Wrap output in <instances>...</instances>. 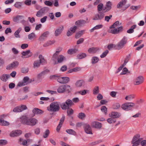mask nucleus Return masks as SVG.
I'll return each mask as SVG.
<instances>
[{
  "label": "nucleus",
  "instance_id": "nucleus-1",
  "mask_svg": "<svg viewBox=\"0 0 146 146\" xmlns=\"http://www.w3.org/2000/svg\"><path fill=\"white\" fill-rule=\"evenodd\" d=\"M21 123L24 125L34 126L38 122V121L36 119L33 118H29L25 116L21 118Z\"/></svg>",
  "mask_w": 146,
  "mask_h": 146
},
{
  "label": "nucleus",
  "instance_id": "nucleus-2",
  "mask_svg": "<svg viewBox=\"0 0 146 146\" xmlns=\"http://www.w3.org/2000/svg\"><path fill=\"white\" fill-rule=\"evenodd\" d=\"M127 39L125 36H124L122 39L116 45L113 44L108 45L107 48L110 50L111 48H114L116 49L119 50L123 47L127 43Z\"/></svg>",
  "mask_w": 146,
  "mask_h": 146
},
{
  "label": "nucleus",
  "instance_id": "nucleus-3",
  "mask_svg": "<svg viewBox=\"0 0 146 146\" xmlns=\"http://www.w3.org/2000/svg\"><path fill=\"white\" fill-rule=\"evenodd\" d=\"M74 105L72 100L68 99L65 102L62 103L60 105L62 109L63 110H66L67 109L70 108L72 106Z\"/></svg>",
  "mask_w": 146,
  "mask_h": 146
},
{
  "label": "nucleus",
  "instance_id": "nucleus-4",
  "mask_svg": "<svg viewBox=\"0 0 146 146\" xmlns=\"http://www.w3.org/2000/svg\"><path fill=\"white\" fill-rule=\"evenodd\" d=\"M60 105L57 102H54L50 104V108H47V110L53 112L58 111L60 109Z\"/></svg>",
  "mask_w": 146,
  "mask_h": 146
},
{
  "label": "nucleus",
  "instance_id": "nucleus-5",
  "mask_svg": "<svg viewBox=\"0 0 146 146\" xmlns=\"http://www.w3.org/2000/svg\"><path fill=\"white\" fill-rule=\"evenodd\" d=\"M71 90L70 86L68 85H64L60 86L57 90V92L59 93H63L65 91L70 92Z\"/></svg>",
  "mask_w": 146,
  "mask_h": 146
},
{
  "label": "nucleus",
  "instance_id": "nucleus-6",
  "mask_svg": "<svg viewBox=\"0 0 146 146\" xmlns=\"http://www.w3.org/2000/svg\"><path fill=\"white\" fill-rule=\"evenodd\" d=\"M135 104L132 102H127L123 104L121 106L122 108L125 111L131 110Z\"/></svg>",
  "mask_w": 146,
  "mask_h": 146
},
{
  "label": "nucleus",
  "instance_id": "nucleus-7",
  "mask_svg": "<svg viewBox=\"0 0 146 146\" xmlns=\"http://www.w3.org/2000/svg\"><path fill=\"white\" fill-rule=\"evenodd\" d=\"M144 81V77L141 76L137 77L134 82V84L135 85H138L142 84Z\"/></svg>",
  "mask_w": 146,
  "mask_h": 146
},
{
  "label": "nucleus",
  "instance_id": "nucleus-8",
  "mask_svg": "<svg viewBox=\"0 0 146 146\" xmlns=\"http://www.w3.org/2000/svg\"><path fill=\"white\" fill-rule=\"evenodd\" d=\"M98 12V13L95 15L93 19V20H101L103 19L105 15V14L104 13V12Z\"/></svg>",
  "mask_w": 146,
  "mask_h": 146
},
{
  "label": "nucleus",
  "instance_id": "nucleus-9",
  "mask_svg": "<svg viewBox=\"0 0 146 146\" xmlns=\"http://www.w3.org/2000/svg\"><path fill=\"white\" fill-rule=\"evenodd\" d=\"M27 109V108L26 105H21L20 106H17L15 108L13 111L14 112H21Z\"/></svg>",
  "mask_w": 146,
  "mask_h": 146
},
{
  "label": "nucleus",
  "instance_id": "nucleus-10",
  "mask_svg": "<svg viewBox=\"0 0 146 146\" xmlns=\"http://www.w3.org/2000/svg\"><path fill=\"white\" fill-rule=\"evenodd\" d=\"M22 58H27L31 57L33 55V53L31 52L30 50H27L25 51H23L21 52Z\"/></svg>",
  "mask_w": 146,
  "mask_h": 146
},
{
  "label": "nucleus",
  "instance_id": "nucleus-11",
  "mask_svg": "<svg viewBox=\"0 0 146 146\" xmlns=\"http://www.w3.org/2000/svg\"><path fill=\"white\" fill-rule=\"evenodd\" d=\"M83 127L85 132L86 133L90 134H92L91 128L89 124L87 123L84 124Z\"/></svg>",
  "mask_w": 146,
  "mask_h": 146
},
{
  "label": "nucleus",
  "instance_id": "nucleus-12",
  "mask_svg": "<svg viewBox=\"0 0 146 146\" xmlns=\"http://www.w3.org/2000/svg\"><path fill=\"white\" fill-rule=\"evenodd\" d=\"M112 4L110 1H108L106 3V7L103 9V11L104 13H106L109 11L111 9Z\"/></svg>",
  "mask_w": 146,
  "mask_h": 146
},
{
  "label": "nucleus",
  "instance_id": "nucleus-13",
  "mask_svg": "<svg viewBox=\"0 0 146 146\" xmlns=\"http://www.w3.org/2000/svg\"><path fill=\"white\" fill-rule=\"evenodd\" d=\"M22 133V131L21 130H17L13 131H12L10 134V135L11 137H15L19 136Z\"/></svg>",
  "mask_w": 146,
  "mask_h": 146
},
{
  "label": "nucleus",
  "instance_id": "nucleus-14",
  "mask_svg": "<svg viewBox=\"0 0 146 146\" xmlns=\"http://www.w3.org/2000/svg\"><path fill=\"white\" fill-rule=\"evenodd\" d=\"M91 126L93 128L100 129L102 127V124L97 121H93L91 123Z\"/></svg>",
  "mask_w": 146,
  "mask_h": 146
},
{
  "label": "nucleus",
  "instance_id": "nucleus-15",
  "mask_svg": "<svg viewBox=\"0 0 146 146\" xmlns=\"http://www.w3.org/2000/svg\"><path fill=\"white\" fill-rule=\"evenodd\" d=\"M19 65V62L18 61H14L7 66V69L10 70L13 68L16 67L18 66Z\"/></svg>",
  "mask_w": 146,
  "mask_h": 146
},
{
  "label": "nucleus",
  "instance_id": "nucleus-16",
  "mask_svg": "<svg viewBox=\"0 0 146 146\" xmlns=\"http://www.w3.org/2000/svg\"><path fill=\"white\" fill-rule=\"evenodd\" d=\"M57 61H55L54 64H57L62 63L64 60H66L65 57L62 55H60L57 59Z\"/></svg>",
  "mask_w": 146,
  "mask_h": 146
},
{
  "label": "nucleus",
  "instance_id": "nucleus-17",
  "mask_svg": "<svg viewBox=\"0 0 146 146\" xmlns=\"http://www.w3.org/2000/svg\"><path fill=\"white\" fill-rule=\"evenodd\" d=\"M63 29L64 27L63 26H62L61 27H59L56 29L54 32L55 36H57L60 35L62 33Z\"/></svg>",
  "mask_w": 146,
  "mask_h": 146
},
{
  "label": "nucleus",
  "instance_id": "nucleus-18",
  "mask_svg": "<svg viewBox=\"0 0 146 146\" xmlns=\"http://www.w3.org/2000/svg\"><path fill=\"white\" fill-rule=\"evenodd\" d=\"M46 9L45 8H42L38 11L36 15L37 17H40L42 16L45 12Z\"/></svg>",
  "mask_w": 146,
  "mask_h": 146
},
{
  "label": "nucleus",
  "instance_id": "nucleus-19",
  "mask_svg": "<svg viewBox=\"0 0 146 146\" xmlns=\"http://www.w3.org/2000/svg\"><path fill=\"white\" fill-rule=\"evenodd\" d=\"M33 113L36 114H41L44 113V111L37 108H35L33 110Z\"/></svg>",
  "mask_w": 146,
  "mask_h": 146
},
{
  "label": "nucleus",
  "instance_id": "nucleus-20",
  "mask_svg": "<svg viewBox=\"0 0 146 146\" xmlns=\"http://www.w3.org/2000/svg\"><path fill=\"white\" fill-rule=\"evenodd\" d=\"M10 77L9 74H3L0 77V79L4 82H6L7 80Z\"/></svg>",
  "mask_w": 146,
  "mask_h": 146
},
{
  "label": "nucleus",
  "instance_id": "nucleus-21",
  "mask_svg": "<svg viewBox=\"0 0 146 146\" xmlns=\"http://www.w3.org/2000/svg\"><path fill=\"white\" fill-rule=\"evenodd\" d=\"M99 50V48L97 47H92L89 48L88 50L90 53H95Z\"/></svg>",
  "mask_w": 146,
  "mask_h": 146
},
{
  "label": "nucleus",
  "instance_id": "nucleus-22",
  "mask_svg": "<svg viewBox=\"0 0 146 146\" xmlns=\"http://www.w3.org/2000/svg\"><path fill=\"white\" fill-rule=\"evenodd\" d=\"M84 81L83 80H78L75 83L76 86L78 87H81L84 84Z\"/></svg>",
  "mask_w": 146,
  "mask_h": 146
},
{
  "label": "nucleus",
  "instance_id": "nucleus-23",
  "mask_svg": "<svg viewBox=\"0 0 146 146\" xmlns=\"http://www.w3.org/2000/svg\"><path fill=\"white\" fill-rule=\"evenodd\" d=\"M78 51V49L76 48H70L67 51L68 53L70 55H72L76 53Z\"/></svg>",
  "mask_w": 146,
  "mask_h": 146
},
{
  "label": "nucleus",
  "instance_id": "nucleus-24",
  "mask_svg": "<svg viewBox=\"0 0 146 146\" xmlns=\"http://www.w3.org/2000/svg\"><path fill=\"white\" fill-rule=\"evenodd\" d=\"M38 57L39 59V61L41 64H47L46 60L44 59L42 55H39Z\"/></svg>",
  "mask_w": 146,
  "mask_h": 146
},
{
  "label": "nucleus",
  "instance_id": "nucleus-25",
  "mask_svg": "<svg viewBox=\"0 0 146 146\" xmlns=\"http://www.w3.org/2000/svg\"><path fill=\"white\" fill-rule=\"evenodd\" d=\"M85 31V30H83L77 33L75 35V38L76 39H78L80 38L82 35H83Z\"/></svg>",
  "mask_w": 146,
  "mask_h": 146
},
{
  "label": "nucleus",
  "instance_id": "nucleus-26",
  "mask_svg": "<svg viewBox=\"0 0 146 146\" xmlns=\"http://www.w3.org/2000/svg\"><path fill=\"white\" fill-rule=\"evenodd\" d=\"M141 140L142 138H140L138 139L137 141L132 140L131 143L133 144L132 146H137L138 145L141 141Z\"/></svg>",
  "mask_w": 146,
  "mask_h": 146
},
{
  "label": "nucleus",
  "instance_id": "nucleus-27",
  "mask_svg": "<svg viewBox=\"0 0 146 146\" xmlns=\"http://www.w3.org/2000/svg\"><path fill=\"white\" fill-rule=\"evenodd\" d=\"M61 49L60 50V51H57L53 54L52 58V60L54 62L55 61L56 59L58 58V55L59 54L60 52L61 51Z\"/></svg>",
  "mask_w": 146,
  "mask_h": 146
},
{
  "label": "nucleus",
  "instance_id": "nucleus-28",
  "mask_svg": "<svg viewBox=\"0 0 146 146\" xmlns=\"http://www.w3.org/2000/svg\"><path fill=\"white\" fill-rule=\"evenodd\" d=\"M86 23V21L84 20H79L75 22V24L77 26H79Z\"/></svg>",
  "mask_w": 146,
  "mask_h": 146
},
{
  "label": "nucleus",
  "instance_id": "nucleus-29",
  "mask_svg": "<svg viewBox=\"0 0 146 146\" xmlns=\"http://www.w3.org/2000/svg\"><path fill=\"white\" fill-rule=\"evenodd\" d=\"M120 116L119 113L117 112H112L111 113V115L110 116L111 117L115 119V118H118Z\"/></svg>",
  "mask_w": 146,
  "mask_h": 146
},
{
  "label": "nucleus",
  "instance_id": "nucleus-30",
  "mask_svg": "<svg viewBox=\"0 0 146 146\" xmlns=\"http://www.w3.org/2000/svg\"><path fill=\"white\" fill-rule=\"evenodd\" d=\"M113 29H110L108 30V32L114 34H117L119 33L117 29L115 28Z\"/></svg>",
  "mask_w": 146,
  "mask_h": 146
},
{
  "label": "nucleus",
  "instance_id": "nucleus-31",
  "mask_svg": "<svg viewBox=\"0 0 146 146\" xmlns=\"http://www.w3.org/2000/svg\"><path fill=\"white\" fill-rule=\"evenodd\" d=\"M121 24L120 23L119 24V21H117L115 22L112 25H111L110 27V29L115 28L116 27L120 25Z\"/></svg>",
  "mask_w": 146,
  "mask_h": 146
},
{
  "label": "nucleus",
  "instance_id": "nucleus-32",
  "mask_svg": "<svg viewBox=\"0 0 146 146\" xmlns=\"http://www.w3.org/2000/svg\"><path fill=\"white\" fill-rule=\"evenodd\" d=\"M66 131L67 133L73 135H76V132L73 130L71 129H67Z\"/></svg>",
  "mask_w": 146,
  "mask_h": 146
},
{
  "label": "nucleus",
  "instance_id": "nucleus-33",
  "mask_svg": "<svg viewBox=\"0 0 146 146\" xmlns=\"http://www.w3.org/2000/svg\"><path fill=\"white\" fill-rule=\"evenodd\" d=\"M62 84H66L70 81V78L68 77H62Z\"/></svg>",
  "mask_w": 146,
  "mask_h": 146
},
{
  "label": "nucleus",
  "instance_id": "nucleus-34",
  "mask_svg": "<svg viewBox=\"0 0 146 146\" xmlns=\"http://www.w3.org/2000/svg\"><path fill=\"white\" fill-rule=\"evenodd\" d=\"M55 42V41L49 40L45 43L43 45V46L44 47L48 46L50 45L53 44Z\"/></svg>",
  "mask_w": 146,
  "mask_h": 146
},
{
  "label": "nucleus",
  "instance_id": "nucleus-35",
  "mask_svg": "<svg viewBox=\"0 0 146 146\" xmlns=\"http://www.w3.org/2000/svg\"><path fill=\"white\" fill-rule=\"evenodd\" d=\"M92 63L94 64L97 63L99 60V58L96 56L93 57L92 58Z\"/></svg>",
  "mask_w": 146,
  "mask_h": 146
},
{
  "label": "nucleus",
  "instance_id": "nucleus-36",
  "mask_svg": "<svg viewBox=\"0 0 146 146\" xmlns=\"http://www.w3.org/2000/svg\"><path fill=\"white\" fill-rule=\"evenodd\" d=\"M22 30L21 27L19 28L14 33V35L15 37L16 38H20V36L19 35V33Z\"/></svg>",
  "mask_w": 146,
  "mask_h": 146
},
{
  "label": "nucleus",
  "instance_id": "nucleus-37",
  "mask_svg": "<svg viewBox=\"0 0 146 146\" xmlns=\"http://www.w3.org/2000/svg\"><path fill=\"white\" fill-rule=\"evenodd\" d=\"M86 56V54L84 53H82L78 54L77 57L78 59H82Z\"/></svg>",
  "mask_w": 146,
  "mask_h": 146
},
{
  "label": "nucleus",
  "instance_id": "nucleus-38",
  "mask_svg": "<svg viewBox=\"0 0 146 146\" xmlns=\"http://www.w3.org/2000/svg\"><path fill=\"white\" fill-rule=\"evenodd\" d=\"M23 17V16L18 15L16 16L15 17H14L13 20L14 22H16L21 19Z\"/></svg>",
  "mask_w": 146,
  "mask_h": 146
},
{
  "label": "nucleus",
  "instance_id": "nucleus-39",
  "mask_svg": "<svg viewBox=\"0 0 146 146\" xmlns=\"http://www.w3.org/2000/svg\"><path fill=\"white\" fill-rule=\"evenodd\" d=\"M1 122H0V125L2 126H8L10 123L8 122L1 119Z\"/></svg>",
  "mask_w": 146,
  "mask_h": 146
},
{
  "label": "nucleus",
  "instance_id": "nucleus-40",
  "mask_svg": "<svg viewBox=\"0 0 146 146\" xmlns=\"http://www.w3.org/2000/svg\"><path fill=\"white\" fill-rule=\"evenodd\" d=\"M22 5V3L21 2H17L14 4V6L18 9H21Z\"/></svg>",
  "mask_w": 146,
  "mask_h": 146
},
{
  "label": "nucleus",
  "instance_id": "nucleus-41",
  "mask_svg": "<svg viewBox=\"0 0 146 146\" xmlns=\"http://www.w3.org/2000/svg\"><path fill=\"white\" fill-rule=\"evenodd\" d=\"M40 64L39 60L35 61L34 62L33 67L34 68H35L36 67H38L40 66Z\"/></svg>",
  "mask_w": 146,
  "mask_h": 146
},
{
  "label": "nucleus",
  "instance_id": "nucleus-42",
  "mask_svg": "<svg viewBox=\"0 0 146 146\" xmlns=\"http://www.w3.org/2000/svg\"><path fill=\"white\" fill-rule=\"evenodd\" d=\"M50 133V131L48 129L46 130L44 132L43 135V137L46 138L47 137Z\"/></svg>",
  "mask_w": 146,
  "mask_h": 146
},
{
  "label": "nucleus",
  "instance_id": "nucleus-43",
  "mask_svg": "<svg viewBox=\"0 0 146 146\" xmlns=\"http://www.w3.org/2000/svg\"><path fill=\"white\" fill-rule=\"evenodd\" d=\"M99 87L98 86H96L93 90V94H98L99 92Z\"/></svg>",
  "mask_w": 146,
  "mask_h": 146
},
{
  "label": "nucleus",
  "instance_id": "nucleus-44",
  "mask_svg": "<svg viewBox=\"0 0 146 146\" xmlns=\"http://www.w3.org/2000/svg\"><path fill=\"white\" fill-rule=\"evenodd\" d=\"M59 75L58 74H55L50 76V79L51 80H57Z\"/></svg>",
  "mask_w": 146,
  "mask_h": 146
},
{
  "label": "nucleus",
  "instance_id": "nucleus-45",
  "mask_svg": "<svg viewBox=\"0 0 146 146\" xmlns=\"http://www.w3.org/2000/svg\"><path fill=\"white\" fill-rule=\"evenodd\" d=\"M67 109V112L68 116H70L73 114L74 111L72 108H69L68 109Z\"/></svg>",
  "mask_w": 146,
  "mask_h": 146
},
{
  "label": "nucleus",
  "instance_id": "nucleus-46",
  "mask_svg": "<svg viewBox=\"0 0 146 146\" xmlns=\"http://www.w3.org/2000/svg\"><path fill=\"white\" fill-rule=\"evenodd\" d=\"M103 4L102 3H100L97 6V10L98 12H100L103 10Z\"/></svg>",
  "mask_w": 146,
  "mask_h": 146
},
{
  "label": "nucleus",
  "instance_id": "nucleus-47",
  "mask_svg": "<svg viewBox=\"0 0 146 146\" xmlns=\"http://www.w3.org/2000/svg\"><path fill=\"white\" fill-rule=\"evenodd\" d=\"M107 120L108 123L110 124L113 123H115L116 121V120L115 119L111 117V118H108Z\"/></svg>",
  "mask_w": 146,
  "mask_h": 146
},
{
  "label": "nucleus",
  "instance_id": "nucleus-48",
  "mask_svg": "<svg viewBox=\"0 0 146 146\" xmlns=\"http://www.w3.org/2000/svg\"><path fill=\"white\" fill-rule=\"evenodd\" d=\"M29 70V69L28 68L23 67L21 69V71L22 73L24 74L27 73Z\"/></svg>",
  "mask_w": 146,
  "mask_h": 146
},
{
  "label": "nucleus",
  "instance_id": "nucleus-49",
  "mask_svg": "<svg viewBox=\"0 0 146 146\" xmlns=\"http://www.w3.org/2000/svg\"><path fill=\"white\" fill-rule=\"evenodd\" d=\"M86 116L85 114L82 112L79 113L78 115V118L81 119H83Z\"/></svg>",
  "mask_w": 146,
  "mask_h": 146
},
{
  "label": "nucleus",
  "instance_id": "nucleus-50",
  "mask_svg": "<svg viewBox=\"0 0 146 146\" xmlns=\"http://www.w3.org/2000/svg\"><path fill=\"white\" fill-rule=\"evenodd\" d=\"M120 107L119 104L117 103H114L112 106V108L114 109H117Z\"/></svg>",
  "mask_w": 146,
  "mask_h": 146
},
{
  "label": "nucleus",
  "instance_id": "nucleus-51",
  "mask_svg": "<svg viewBox=\"0 0 146 146\" xmlns=\"http://www.w3.org/2000/svg\"><path fill=\"white\" fill-rule=\"evenodd\" d=\"M28 37L29 39L31 40L36 37V35L34 33H32L28 35Z\"/></svg>",
  "mask_w": 146,
  "mask_h": 146
},
{
  "label": "nucleus",
  "instance_id": "nucleus-52",
  "mask_svg": "<svg viewBox=\"0 0 146 146\" xmlns=\"http://www.w3.org/2000/svg\"><path fill=\"white\" fill-rule=\"evenodd\" d=\"M135 95L134 94L129 95L126 96L125 99L126 100L133 99L134 98Z\"/></svg>",
  "mask_w": 146,
  "mask_h": 146
},
{
  "label": "nucleus",
  "instance_id": "nucleus-53",
  "mask_svg": "<svg viewBox=\"0 0 146 146\" xmlns=\"http://www.w3.org/2000/svg\"><path fill=\"white\" fill-rule=\"evenodd\" d=\"M101 110L102 111L104 112V113L106 114L107 112V108L106 106H103L101 108Z\"/></svg>",
  "mask_w": 146,
  "mask_h": 146
},
{
  "label": "nucleus",
  "instance_id": "nucleus-54",
  "mask_svg": "<svg viewBox=\"0 0 146 146\" xmlns=\"http://www.w3.org/2000/svg\"><path fill=\"white\" fill-rule=\"evenodd\" d=\"M109 51L108 50H106L105 51L103 52L102 54L100 55V56L101 58H104L107 55Z\"/></svg>",
  "mask_w": 146,
  "mask_h": 146
},
{
  "label": "nucleus",
  "instance_id": "nucleus-55",
  "mask_svg": "<svg viewBox=\"0 0 146 146\" xmlns=\"http://www.w3.org/2000/svg\"><path fill=\"white\" fill-rule=\"evenodd\" d=\"M140 137V135L139 134H137L134 136L132 140L137 141L138 139H139V138Z\"/></svg>",
  "mask_w": 146,
  "mask_h": 146
},
{
  "label": "nucleus",
  "instance_id": "nucleus-56",
  "mask_svg": "<svg viewBox=\"0 0 146 146\" xmlns=\"http://www.w3.org/2000/svg\"><path fill=\"white\" fill-rule=\"evenodd\" d=\"M77 29V27L76 26H74L73 27H71L69 30L71 32H72V33H74L76 32Z\"/></svg>",
  "mask_w": 146,
  "mask_h": 146
},
{
  "label": "nucleus",
  "instance_id": "nucleus-57",
  "mask_svg": "<svg viewBox=\"0 0 146 146\" xmlns=\"http://www.w3.org/2000/svg\"><path fill=\"white\" fill-rule=\"evenodd\" d=\"M112 17V15H110L109 16H106L105 17V21H106L107 22L109 21V20L111 19Z\"/></svg>",
  "mask_w": 146,
  "mask_h": 146
},
{
  "label": "nucleus",
  "instance_id": "nucleus-58",
  "mask_svg": "<svg viewBox=\"0 0 146 146\" xmlns=\"http://www.w3.org/2000/svg\"><path fill=\"white\" fill-rule=\"evenodd\" d=\"M130 55H129V56H127L126 57V58H125V60H124V62L123 64V65L125 66L126 65L127 63L128 62L129 60L130 59Z\"/></svg>",
  "mask_w": 146,
  "mask_h": 146
},
{
  "label": "nucleus",
  "instance_id": "nucleus-59",
  "mask_svg": "<svg viewBox=\"0 0 146 146\" xmlns=\"http://www.w3.org/2000/svg\"><path fill=\"white\" fill-rule=\"evenodd\" d=\"M84 41V39L83 38H80L77 41V44H80L82 43Z\"/></svg>",
  "mask_w": 146,
  "mask_h": 146
},
{
  "label": "nucleus",
  "instance_id": "nucleus-60",
  "mask_svg": "<svg viewBox=\"0 0 146 146\" xmlns=\"http://www.w3.org/2000/svg\"><path fill=\"white\" fill-rule=\"evenodd\" d=\"M7 143V141L5 140H0V145H5Z\"/></svg>",
  "mask_w": 146,
  "mask_h": 146
},
{
  "label": "nucleus",
  "instance_id": "nucleus-61",
  "mask_svg": "<svg viewBox=\"0 0 146 146\" xmlns=\"http://www.w3.org/2000/svg\"><path fill=\"white\" fill-rule=\"evenodd\" d=\"M44 3L45 5L49 6H52V3L49 1H46Z\"/></svg>",
  "mask_w": 146,
  "mask_h": 146
},
{
  "label": "nucleus",
  "instance_id": "nucleus-62",
  "mask_svg": "<svg viewBox=\"0 0 146 146\" xmlns=\"http://www.w3.org/2000/svg\"><path fill=\"white\" fill-rule=\"evenodd\" d=\"M127 72H128V69L126 67H125L123 68L122 72L120 73V75L125 74Z\"/></svg>",
  "mask_w": 146,
  "mask_h": 146
},
{
  "label": "nucleus",
  "instance_id": "nucleus-63",
  "mask_svg": "<svg viewBox=\"0 0 146 146\" xmlns=\"http://www.w3.org/2000/svg\"><path fill=\"white\" fill-rule=\"evenodd\" d=\"M87 90H84L82 91H80L78 92V93L82 95H84L87 93Z\"/></svg>",
  "mask_w": 146,
  "mask_h": 146
},
{
  "label": "nucleus",
  "instance_id": "nucleus-64",
  "mask_svg": "<svg viewBox=\"0 0 146 146\" xmlns=\"http://www.w3.org/2000/svg\"><path fill=\"white\" fill-rule=\"evenodd\" d=\"M12 50L13 53L15 54H18L19 52V51L15 48H12Z\"/></svg>",
  "mask_w": 146,
  "mask_h": 146
}]
</instances>
